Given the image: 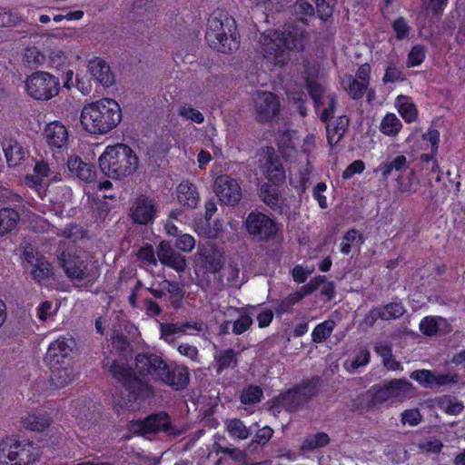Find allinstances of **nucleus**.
Masks as SVG:
<instances>
[{
  "mask_svg": "<svg viewBox=\"0 0 465 465\" xmlns=\"http://www.w3.org/2000/svg\"><path fill=\"white\" fill-rule=\"evenodd\" d=\"M420 330L426 336H433L439 331V324L434 317L426 316L420 322Z\"/></svg>",
  "mask_w": 465,
  "mask_h": 465,
  "instance_id": "obj_62",
  "label": "nucleus"
},
{
  "mask_svg": "<svg viewBox=\"0 0 465 465\" xmlns=\"http://www.w3.org/2000/svg\"><path fill=\"white\" fill-rule=\"evenodd\" d=\"M272 435L273 430L269 426H264L256 431L250 445L253 446L254 449H256L258 446L263 447L270 441Z\"/></svg>",
  "mask_w": 465,
  "mask_h": 465,
  "instance_id": "obj_53",
  "label": "nucleus"
},
{
  "mask_svg": "<svg viewBox=\"0 0 465 465\" xmlns=\"http://www.w3.org/2000/svg\"><path fill=\"white\" fill-rule=\"evenodd\" d=\"M321 386L322 379L319 376H313L302 380L294 385V388H297V393L304 405L319 394Z\"/></svg>",
  "mask_w": 465,
  "mask_h": 465,
  "instance_id": "obj_26",
  "label": "nucleus"
},
{
  "mask_svg": "<svg viewBox=\"0 0 465 465\" xmlns=\"http://www.w3.org/2000/svg\"><path fill=\"white\" fill-rule=\"evenodd\" d=\"M365 238L358 230L349 229L342 237L340 251L342 254L348 255L351 252L352 246L360 247L364 243Z\"/></svg>",
  "mask_w": 465,
  "mask_h": 465,
  "instance_id": "obj_37",
  "label": "nucleus"
},
{
  "mask_svg": "<svg viewBox=\"0 0 465 465\" xmlns=\"http://www.w3.org/2000/svg\"><path fill=\"white\" fill-rule=\"evenodd\" d=\"M216 372L222 374L224 370L237 365L236 354L232 349L224 350L215 358Z\"/></svg>",
  "mask_w": 465,
  "mask_h": 465,
  "instance_id": "obj_45",
  "label": "nucleus"
},
{
  "mask_svg": "<svg viewBox=\"0 0 465 465\" xmlns=\"http://www.w3.org/2000/svg\"><path fill=\"white\" fill-rule=\"evenodd\" d=\"M172 430L170 416L164 411L152 413L143 420H132L128 425L129 432L140 436L161 431L170 433Z\"/></svg>",
  "mask_w": 465,
  "mask_h": 465,
  "instance_id": "obj_10",
  "label": "nucleus"
},
{
  "mask_svg": "<svg viewBox=\"0 0 465 465\" xmlns=\"http://www.w3.org/2000/svg\"><path fill=\"white\" fill-rule=\"evenodd\" d=\"M401 128L400 118H382L380 124V131L389 136L396 135Z\"/></svg>",
  "mask_w": 465,
  "mask_h": 465,
  "instance_id": "obj_51",
  "label": "nucleus"
},
{
  "mask_svg": "<svg viewBox=\"0 0 465 465\" xmlns=\"http://www.w3.org/2000/svg\"><path fill=\"white\" fill-rule=\"evenodd\" d=\"M392 28L398 40H403L409 37L411 27L403 17H398L392 23Z\"/></svg>",
  "mask_w": 465,
  "mask_h": 465,
  "instance_id": "obj_59",
  "label": "nucleus"
},
{
  "mask_svg": "<svg viewBox=\"0 0 465 465\" xmlns=\"http://www.w3.org/2000/svg\"><path fill=\"white\" fill-rule=\"evenodd\" d=\"M195 246V239L189 233H181L177 235L174 241V247L182 252H189Z\"/></svg>",
  "mask_w": 465,
  "mask_h": 465,
  "instance_id": "obj_54",
  "label": "nucleus"
},
{
  "mask_svg": "<svg viewBox=\"0 0 465 465\" xmlns=\"http://www.w3.org/2000/svg\"><path fill=\"white\" fill-rule=\"evenodd\" d=\"M107 365L112 377L128 392L130 401H143L154 395L153 387L138 377L127 362L113 360Z\"/></svg>",
  "mask_w": 465,
  "mask_h": 465,
  "instance_id": "obj_4",
  "label": "nucleus"
},
{
  "mask_svg": "<svg viewBox=\"0 0 465 465\" xmlns=\"http://www.w3.org/2000/svg\"><path fill=\"white\" fill-rule=\"evenodd\" d=\"M88 71L93 78L104 87L112 86L115 83V77L109 64L100 57H94L89 61Z\"/></svg>",
  "mask_w": 465,
  "mask_h": 465,
  "instance_id": "obj_20",
  "label": "nucleus"
},
{
  "mask_svg": "<svg viewBox=\"0 0 465 465\" xmlns=\"http://www.w3.org/2000/svg\"><path fill=\"white\" fill-rule=\"evenodd\" d=\"M305 42V32L298 25H289L283 31H266L259 38L261 52L264 58L280 66L286 64L290 60V51L302 50Z\"/></svg>",
  "mask_w": 465,
  "mask_h": 465,
  "instance_id": "obj_1",
  "label": "nucleus"
},
{
  "mask_svg": "<svg viewBox=\"0 0 465 465\" xmlns=\"http://www.w3.org/2000/svg\"><path fill=\"white\" fill-rule=\"evenodd\" d=\"M69 172L85 183L96 181L97 171L93 163H84L79 156L70 157L67 162Z\"/></svg>",
  "mask_w": 465,
  "mask_h": 465,
  "instance_id": "obj_21",
  "label": "nucleus"
},
{
  "mask_svg": "<svg viewBox=\"0 0 465 465\" xmlns=\"http://www.w3.org/2000/svg\"><path fill=\"white\" fill-rule=\"evenodd\" d=\"M335 0H316V8L319 17L326 21L331 15Z\"/></svg>",
  "mask_w": 465,
  "mask_h": 465,
  "instance_id": "obj_60",
  "label": "nucleus"
},
{
  "mask_svg": "<svg viewBox=\"0 0 465 465\" xmlns=\"http://www.w3.org/2000/svg\"><path fill=\"white\" fill-rule=\"evenodd\" d=\"M24 63L30 69H35L45 62V55L36 47H27L24 54Z\"/></svg>",
  "mask_w": 465,
  "mask_h": 465,
  "instance_id": "obj_48",
  "label": "nucleus"
},
{
  "mask_svg": "<svg viewBox=\"0 0 465 465\" xmlns=\"http://www.w3.org/2000/svg\"><path fill=\"white\" fill-rule=\"evenodd\" d=\"M425 59V49L421 45H414L408 54L407 66L414 67L420 64Z\"/></svg>",
  "mask_w": 465,
  "mask_h": 465,
  "instance_id": "obj_55",
  "label": "nucleus"
},
{
  "mask_svg": "<svg viewBox=\"0 0 465 465\" xmlns=\"http://www.w3.org/2000/svg\"><path fill=\"white\" fill-rule=\"evenodd\" d=\"M59 264L71 281L84 282L91 286L99 277V269L76 254L63 252L59 256Z\"/></svg>",
  "mask_w": 465,
  "mask_h": 465,
  "instance_id": "obj_7",
  "label": "nucleus"
},
{
  "mask_svg": "<svg viewBox=\"0 0 465 465\" xmlns=\"http://www.w3.org/2000/svg\"><path fill=\"white\" fill-rule=\"evenodd\" d=\"M396 183L399 192L410 194L416 193L420 185L414 170L410 167L406 172L398 174Z\"/></svg>",
  "mask_w": 465,
  "mask_h": 465,
  "instance_id": "obj_33",
  "label": "nucleus"
},
{
  "mask_svg": "<svg viewBox=\"0 0 465 465\" xmlns=\"http://www.w3.org/2000/svg\"><path fill=\"white\" fill-rule=\"evenodd\" d=\"M395 106L401 116H416L417 109L411 99L408 96L400 95L395 101Z\"/></svg>",
  "mask_w": 465,
  "mask_h": 465,
  "instance_id": "obj_50",
  "label": "nucleus"
},
{
  "mask_svg": "<svg viewBox=\"0 0 465 465\" xmlns=\"http://www.w3.org/2000/svg\"><path fill=\"white\" fill-rule=\"evenodd\" d=\"M163 290L168 293L172 307L174 310L181 308L185 294L183 283L177 281L163 280L161 282Z\"/></svg>",
  "mask_w": 465,
  "mask_h": 465,
  "instance_id": "obj_32",
  "label": "nucleus"
},
{
  "mask_svg": "<svg viewBox=\"0 0 465 465\" xmlns=\"http://www.w3.org/2000/svg\"><path fill=\"white\" fill-rule=\"evenodd\" d=\"M302 301V295L297 291L288 294L282 299H273L271 303L273 306L276 316L281 317L284 314L293 312V307Z\"/></svg>",
  "mask_w": 465,
  "mask_h": 465,
  "instance_id": "obj_30",
  "label": "nucleus"
},
{
  "mask_svg": "<svg viewBox=\"0 0 465 465\" xmlns=\"http://www.w3.org/2000/svg\"><path fill=\"white\" fill-rule=\"evenodd\" d=\"M100 171L107 177L122 180L133 174L138 168L139 159L127 144L107 145L98 159Z\"/></svg>",
  "mask_w": 465,
  "mask_h": 465,
  "instance_id": "obj_3",
  "label": "nucleus"
},
{
  "mask_svg": "<svg viewBox=\"0 0 465 465\" xmlns=\"http://www.w3.org/2000/svg\"><path fill=\"white\" fill-rule=\"evenodd\" d=\"M156 216V205L153 200L140 196L136 199L131 217L134 223L148 224Z\"/></svg>",
  "mask_w": 465,
  "mask_h": 465,
  "instance_id": "obj_18",
  "label": "nucleus"
},
{
  "mask_svg": "<svg viewBox=\"0 0 465 465\" xmlns=\"http://www.w3.org/2000/svg\"><path fill=\"white\" fill-rule=\"evenodd\" d=\"M246 232L260 242L273 240L280 231V224L261 212H251L245 221Z\"/></svg>",
  "mask_w": 465,
  "mask_h": 465,
  "instance_id": "obj_9",
  "label": "nucleus"
},
{
  "mask_svg": "<svg viewBox=\"0 0 465 465\" xmlns=\"http://www.w3.org/2000/svg\"><path fill=\"white\" fill-rule=\"evenodd\" d=\"M163 265L172 268L177 272H183L186 268V261L183 255L174 252Z\"/></svg>",
  "mask_w": 465,
  "mask_h": 465,
  "instance_id": "obj_61",
  "label": "nucleus"
},
{
  "mask_svg": "<svg viewBox=\"0 0 465 465\" xmlns=\"http://www.w3.org/2000/svg\"><path fill=\"white\" fill-rule=\"evenodd\" d=\"M294 385L280 392L270 401V409L281 412L282 410L288 412H294L303 406Z\"/></svg>",
  "mask_w": 465,
  "mask_h": 465,
  "instance_id": "obj_15",
  "label": "nucleus"
},
{
  "mask_svg": "<svg viewBox=\"0 0 465 465\" xmlns=\"http://www.w3.org/2000/svg\"><path fill=\"white\" fill-rule=\"evenodd\" d=\"M51 371V381L56 387H64L74 380L73 368L71 363L59 364L58 368H49Z\"/></svg>",
  "mask_w": 465,
  "mask_h": 465,
  "instance_id": "obj_35",
  "label": "nucleus"
},
{
  "mask_svg": "<svg viewBox=\"0 0 465 465\" xmlns=\"http://www.w3.org/2000/svg\"><path fill=\"white\" fill-rule=\"evenodd\" d=\"M332 118H321V120L326 124V133L329 144L333 147L343 137L346 129L350 123V118H337V124L335 126H331Z\"/></svg>",
  "mask_w": 465,
  "mask_h": 465,
  "instance_id": "obj_31",
  "label": "nucleus"
},
{
  "mask_svg": "<svg viewBox=\"0 0 465 465\" xmlns=\"http://www.w3.org/2000/svg\"><path fill=\"white\" fill-rule=\"evenodd\" d=\"M226 429L232 438L246 440L250 435V430L239 419H231L226 421Z\"/></svg>",
  "mask_w": 465,
  "mask_h": 465,
  "instance_id": "obj_47",
  "label": "nucleus"
},
{
  "mask_svg": "<svg viewBox=\"0 0 465 465\" xmlns=\"http://www.w3.org/2000/svg\"><path fill=\"white\" fill-rule=\"evenodd\" d=\"M255 110L263 116H276L281 104L278 96L271 92L259 91L253 95Z\"/></svg>",
  "mask_w": 465,
  "mask_h": 465,
  "instance_id": "obj_19",
  "label": "nucleus"
},
{
  "mask_svg": "<svg viewBox=\"0 0 465 465\" xmlns=\"http://www.w3.org/2000/svg\"><path fill=\"white\" fill-rule=\"evenodd\" d=\"M263 397L262 389L258 385H248L242 389L240 394V401L243 405L256 404Z\"/></svg>",
  "mask_w": 465,
  "mask_h": 465,
  "instance_id": "obj_46",
  "label": "nucleus"
},
{
  "mask_svg": "<svg viewBox=\"0 0 465 465\" xmlns=\"http://www.w3.org/2000/svg\"><path fill=\"white\" fill-rule=\"evenodd\" d=\"M31 273L35 282L47 280L53 274L52 264L45 257L37 258Z\"/></svg>",
  "mask_w": 465,
  "mask_h": 465,
  "instance_id": "obj_43",
  "label": "nucleus"
},
{
  "mask_svg": "<svg viewBox=\"0 0 465 465\" xmlns=\"http://www.w3.org/2000/svg\"><path fill=\"white\" fill-rule=\"evenodd\" d=\"M158 381L171 387L174 391H183L190 382L189 369L186 366L174 362L166 363Z\"/></svg>",
  "mask_w": 465,
  "mask_h": 465,
  "instance_id": "obj_13",
  "label": "nucleus"
},
{
  "mask_svg": "<svg viewBox=\"0 0 465 465\" xmlns=\"http://www.w3.org/2000/svg\"><path fill=\"white\" fill-rule=\"evenodd\" d=\"M277 184L263 183L260 189L262 201L274 213H283L282 200L276 187Z\"/></svg>",
  "mask_w": 465,
  "mask_h": 465,
  "instance_id": "obj_28",
  "label": "nucleus"
},
{
  "mask_svg": "<svg viewBox=\"0 0 465 465\" xmlns=\"http://www.w3.org/2000/svg\"><path fill=\"white\" fill-rule=\"evenodd\" d=\"M214 192L220 202L229 206L237 205L242 196L240 183L228 174H221L215 178Z\"/></svg>",
  "mask_w": 465,
  "mask_h": 465,
  "instance_id": "obj_12",
  "label": "nucleus"
},
{
  "mask_svg": "<svg viewBox=\"0 0 465 465\" xmlns=\"http://www.w3.org/2000/svg\"><path fill=\"white\" fill-rule=\"evenodd\" d=\"M252 318L247 312H242L234 322H232V332L235 335H241L252 327Z\"/></svg>",
  "mask_w": 465,
  "mask_h": 465,
  "instance_id": "obj_52",
  "label": "nucleus"
},
{
  "mask_svg": "<svg viewBox=\"0 0 465 465\" xmlns=\"http://www.w3.org/2000/svg\"><path fill=\"white\" fill-rule=\"evenodd\" d=\"M199 262L204 273H217L223 268V253L214 246H203L198 250Z\"/></svg>",
  "mask_w": 465,
  "mask_h": 465,
  "instance_id": "obj_17",
  "label": "nucleus"
},
{
  "mask_svg": "<svg viewBox=\"0 0 465 465\" xmlns=\"http://www.w3.org/2000/svg\"><path fill=\"white\" fill-rule=\"evenodd\" d=\"M379 308L381 313V320L384 321L400 318L405 312V308L401 302H390Z\"/></svg>",
  "mask_w": 465,
  "mask_h": 465,
  "instance_id": "obj_49",
  "label": "nucleus"
},
{
  "mask_svg": "<svg viewBox=\"0 0 465 465\" xmlns=\"http://www.w3.org/2000/svg\"><path fill=\"white\" fill-rule=\"evenodd\" d=\"M409 169V163L403 154L395 157H388L386 161L381 163L375 169L376 173H380L382 180L386 181L393 172L402 173Z\"/></svg>",
  "mask_w": 465,
  "mask_h": 465,
  "instance_id": "obj_23",
  "label": "nucleus"
},
{
  "mask_svg": "<svg viewBox=\"0 0 465 465\" xmlns=\"http://www.w3.org/2000/svg\"><path fill=\"white\" fill-rule=\"evenodd\" d=\"M3 151L9 167L19 165L28 152L16 140L8 138L2 142Z\"/></svg>",
  "mask_w": 465,
  "mask_h": 465,
  "instance_id": "obj_25",
  "label": "nucleus"
},
{
  "mask_svg": "<svg viewBox=\"0 0 465 465\" xmlns=\"http://www.w3.org/2000/svg\"><path fill=\"white\" fill-rule=\"evenodd\" d=\"M25 89L35 100L46 101L58 94L60 83L57 77L38 71L26 78Z\"/></svg>",
  "mask_w": 465,
  "mask_h": 465,
  "instance_id": "obj_8",
  "label": "nucleus"
},
{
  "mask_svg": "<svg viewBox=\"0 0 465 465\" xmlns=\"http://www.w3.org/2000/svg\"><path fill=\"white\" fill-rule=\"evenodd\" d=\"M137 258L139 261L147 262L151 265H156L157 261L155 258L154 249L152 244L146 243L142 246L137 252Z\"/></svg>",
  "mask_w": 465,
  "mask_h": 465,
  "instance_id": "obj_58",
  "label": "nucleus"
},
{
  "mask_svg": "<svg viewBox=\"0 0 465 465\" xmlns=\"http://www.w3.org/2000/svg\"><path fill=\"white\" fill-rule=\"evenodd\" d=\"M98 114L100 116L121 114L120 105L114 99L104 98L84 106L81 116H92Z\"/></svg>",
  "mask_w": 465,
  "mask_h": 465,
  "instance_id": "obj_22",
  "label": "nucleus"
},
{
  "mask_svg": "<svg viewBox=\"0 0 465 465\" xmlns=\"http://www.w3.org/2000/svg\"><path fill=\"white\" fill-rule=\"evenodd\" d=\"M294 134V131L287 129L281 133L277 138L278 150L283 158L292 157L296 152L292 142Z\"/></svg>",
  "mask_w": 465,
  "mask_h": 465,
  "instance_id": "obj_41",
  "label": "nucleus"
},
{
  "mask_svg": "<svg viewBox=\"0 0 465 465\" xmlns=\"http://www.w3.org/2000/svg\"><path fill=\"white\" fill-rule=\"evenodd\" d=\"M19 219L20 215L15 209H0V236H3L15 229Z\"/></svg>",
  "mask_w": 465,
  "mask_h": 465,
  "instance_id": "obj_38",
  "label": "nucleus"
},
{
  "mask_svg": "<svg viewBox=\"0 0 465 465\" xmlns=\"http://www.w3.org/2000/svg\"><path fill=\"white\" fill-rule=\"evenodd\" d=\"M411 378L422 386H430L434 384L436 376L429 370H418L411 374Z\"/></svg>",
  "mask_w": 465,
  "mask_h": 465,
  "instance_id": "obj_56",
  "label": "nucleus"
},
{
  "mask_svg": "<svg viewBox=\"0 0 465 465\" xmlns=\"http://www.w3.org/2000/svg\"><path fill=\"white\" fill-rule=\"evenodd\" d=\"M331 442V438L326 432H317L314 435L307 436L301 444L302 451H312L316 449L323 448Z\"/></svg>",
  "mask_w": 465,
  "mask_h": 465,
  "instance_id": "obj_39",
  "label": "nucleus"
},
{
  "mask_svg": "<svg viewBox=\"0 0 465 465\" xmlns=\"http://www.w3.org/2000/svg\"><path fill=\"white\" fill-rule=\"evenodd\" d=\"M341 85L346 93L355 100L361 98L369 86L360 82V80L354 79L351 74L343 75L341 78Z\"/></svg>",
  "mask_w": 465,
  "mask_h": 465,
  "instance_id": "obj_36",
  "label": "nucleus"
},
{
  "mask_svg": "<svg viewBox=\"0 0 465 465\" xmlns=\"http://www.w3.org/2000/svg\"><path fill=\"white\" fill-rule=\"evenodd\" d=\"M65 337H59L48 346L45 362L49 368H58L59 364L71 363L72 348Z\"/></svg>",
  "mask_w": 465,
  "mask_h": 465,
  "instance_id": "obj_14",
  "label": "nucleus"
},
{
  "mask_svg": "<svg viewBox=\"0 0 465 465\" xmlns=\"http://www.w3.org/2000/svg\"><path fill=\"white\" fill-rule=\"evenodd\" d=\"M404 79L403 74L400 68H398L395 64H391L384 74L383 83H395L398 81H402Z\"/></svg>",
  "mask_w": 465,
  "mask_h": 465,
  "instance_id": "obj_64",
  "label": "nucleus"
},
{
  "mask_svg": "<svg viewBox=\"0 0 465 465\" xmlns=\"http://www.w3.org/2000/svg\"><path fill=\"white\" fill-rule=\"evenodd\" d=\"M205 38L218 52L231 54L236 51L240 37L234 18L224 10H214L208 18Z\"/></svg>",
  "mask_w": 465,
  "mask_h": 465,
  "instance_id": "obj_2",
  "label": "nucleus"
},
{
  "mask_svg": "<svg viewBox=\"0 0 465 465\" xmlns=\"http://www.w3.org/2000/svg\"><path fill=\"white\" fill-rule=\"evenodd\" d=\"M312 96L318 112L321 110V116H329L330 114L333 113L335 99L331 95L322 96L317 94L316 90H312Z\"/></svg>",
  "mask_w": 465,
  "mask_h": 465,
  "instance_id": "obj_44",
  "label": "nucleus"
},
{
  "mask_svg": "<svg viewBox=\"0 0 465 465\" xmlns=\"http://www.w3.org/2000/svg\"><path fill=\"white\" fill-rule=\"evenodd\" d=\"M216 135V129L214 125L208 123L203 126V130L199 132L198 137L204 146H211L213 143V137Z\"/></svg>",
  "mask_w": 465,
  "mask_h": 465,
  "instance_id": "obj_63",
  "label": "nucleus"
},
{
  "mask_svg": "<svg viewBox=\"0 0 465 465\" xmlns=\"http://www.w3.org/2000/svg\"><path fill=\"white\" fill-rule=\"evenodd\" d=\"M166 363L161 355L149 351L138 353L134 358L137 376L141 379L151 377L154 381H158Z\"/></svg>",
  "mask_w": 465,
  "mask_h": 465,
  "instance_id": "obj_11",
  "label": "nucleus"
},
{
  "mask_svg": "<svg viewBox=\"0 0 465 465\" xmlns=\"http://www.w3.org/2000/svg\"><path fill=\"white\" fill-rule=\"evenodd\" d=\"M52 420L46 413H31L22 418L23 426L33 431H44L49 427Z\"/></svg>",
  "mask_w": 465,
  "mask_h": 465,
  "instance_id": "obj_34",
  "label": "nucleus"
},
{
  "mask_svg": "<svg viewBox=\"0 0 465 465\" xmlns=\"http://www.w3.org/2000/svg\"><path fill=\"white\" fill-rule=\"evenodd\" d=\"M84 129L92 134H104L116 127L123 118H79Z\"/></svg>",
  "mask_w": 465,
  "mask_h": 465,
  "instance_id": "obj_24",
  "label": "nucleus"
},
{
  "mask_svg": "<svg viewBox=\"0 0 465 465\" xmlns=\"http://www.w3.org/2000/svg\"><path fill=\"white\" fill-rule=\"evenodd\" d=\"M177 199L182 205L193 209L200 202V195L193 183L183 181L177 186Z\"/></svg>",
  "mask_w": 465,
  "mask_h": 465,
  "instance_id": "obj_29",
  "label": "nucleus"
},
{
  "mask_svg": "<svg viewBox=\"0 0 465 465\" xmlns=\"http://www.w3.org/2000/svg\"><path fill=\"white\" fill-rule=\"evenodd\" d=\"M264 176L273 184H279L285 180V169L281 159L271 153L267 156L264 163Z\"/></svg>",
  "mask_w": 465,
  "mask_h": 465,
  "instance_id": "obj_27",
  "label": "nucleus"
},
{
  "mask_svg": "<svg viewBox=\"0 0 465 465\" xmlns=\"http://www.w3.org/2000/svg\"><path fill=\"white\" fill-rule=\"evenodd\" d=\"M422 139L430 143V153H421L420 161L421 163L429 164L430 160L433 159L438 153L440 143V132L436 129L430 128L425 134H422Z\"/></svg>",
  "mask_w": 465,
  "mask_h": 465,
  "instance_id": "obj_40",
  "label": "nucleus"
},
{
  "mask_svg": "<svg viewBox=\"0 0 465 465\" xmlns=\"http://www.w3.org/2000/svg\"><path fill=\"white\" fill-rule=\"evenodd\" d=\"M41 454L40 448L28 440L7 438L0 443V465H29Z\"/></svg>",
  "mask_w": 465,
  "mask_h": 465,
  "instance_id": "obj_5",
  "label": "nucleus"
},
{
  "mask_svg": "<svg viewBox=\"0 0 465 465\" xmlns=\"http://www.w3.org/2000/svg\"><path fill=\"white\" fill-rule=\"evenodd\" d=\"M335 325L331 319L318 323L312 331V341L315 343L324 342L331 335Z\"/></svg>",
  "mask_w": 465,
  "mask_h": 465,
  "instance_id": "obj_42",
  "label": "nucleus"
},
{
  "mask_svg": "<svg viewBox=\"0 0 465 465\" xmlns=\"http://www.w3.org/2000/svg\"><path fill=\"white\" fill-rule=\"evenodd\" d=\"M326 282V276L324 275H319L312 279L308 283L301 286L297 291V292H300V294L302 295V299L312 294L313 292L318 290L320 285Z\"/></svg>",
  "mask_w": 465,
  "mask_h": 465,
  "instance_id": "obj_57",
  "label": "nucleus"
},
{
  "mask_svg": "<svg viewBox=\"0 0 465 465\" xmlns=\"http://www.w3.org/2000/svg\"><path fill=\"white\" fill-rule=\"evenodd\" d=\"M412 388V384L404 379H392L385 381L382 384H375L367 391L366 407L372 409L406 397Z\"/></svg>",
  "mask_w": 465,
  "mask_h": 465,
  "instance_id": "obj_6",
  "label": "nucleus"
},
{
  "mask_svg": "<svg viewBox=\"0 0 465 465\" xmlns=\"http://www.w3.org/2000/svg\"><path fill=\"white\" fill-rule=\"evenodd\" d=\"M45 136L48 146L54 152H61L67 148L69 138L68 130L59 121L47 124L45 129Z\"/></svg>",
  "mask_w": 465,
  "mask_h": 465,
  "instance_id": "obj_16",
  "label": "nucleus"
}]
</instances>
